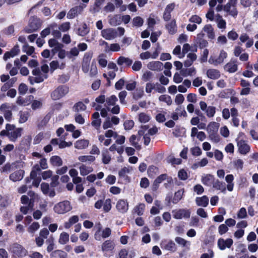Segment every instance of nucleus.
I'll return each instance as SVG.
<instances>
[{
  "label": "nucleus",
  "mask_w": 258,
  "mask_h": 258,
  "mask_svg": "<svg viewBox=\"0 0 258 258\" xmlns=\"http://www.w3.org/2000/svg\"><path fill=\"white\" fill-rule=\"evenodd\" d=\"M23 128L16 127L14 125L7 124L5 130L0 132V136H6L10 141L15 142L22 135Z\"/></svg>",
  "instance_id": "f257e3e1"
},
{
  "label": "nucleus",
  "mask_w": 258,
  "mask_h": 258,
  "mask_svg": "<svg viewBox=\"0 0 258 258\" xmlns=\"http://www.w3.org/2000/svg\"><path fill=\"white\" fill-rule=\"evenodd\" d=\"M72 209V206L69 201H63L56 204L53 207L54 213L58 215L64 214Z\"/></svg>",
  "instance_id": "f03ea898"
},
{
  "label": "nucleus",
  "mask_w": 258,
  "mask_h": 258,
  "mask_svg": "<svg viewBox=\"0 0 258 258\" xmlns=\"http://www.w3.org/2000/svg\"><path fill=\"white\" fill-rule=\"evenodd\" d=\"M32 74L35 77H29V80L31 84L33 85L34 83L42 82L47 78V75L42 74L39 68H35L32 71Z\"/></svg>",
  "instance_id": "7ed1b4c3"
},
{
  "label": "nucleus",
  "mask_w": 258,
  "mask_h": 258,
  "mask_svg": "<svg viewBox=\"0 0 258 258\" xmlns=\"http://www.w3.org/2000/svg\"><path fill=\"white\" fill-rule=\"evenodd\" d=\"M227 53L223 49H222L220 50L218 56L215 57L211 55L208 61L210 64L217 66L223 63L225 59L227 57Z\"/></svg>",
  "instance_id": "20e7f679"
},
{
  "label": "nucleus",
  "mask_w": 258,
  "mask_h": 258,
  "mask_svg": "<svg viewBox=\"0 0 258 258\" xmlns=\"http://www.w3.org/2000/svg\"><path fill=\"white\" fill-rule=\"evenodd\" d=\"M237 0H228V2L224 6L223 10L233 17H235L238 14L236 9Z\"/></svg>",
  "instance_id": "39448f33"
},
{
  "label": "nucleus",
  "mask_w": 258,
  "mask_h": 258,
  "mask_svg": "<svg viewBox=\"0 0 258 258\" xmlns=\"http://www.w3.org/2000/svg\"><path fill=\"white\" fill-rule=\"evenodd\" d=\"M11 251L16 257H24L28 253L27 250L21 245L18 243H14L11 246Z\"/></svg>",
  "instance_id": "423d86ee"
},
{
  "label": "nucleus",
  "mask_w": 258,
  "mask_h": 258,
  "mask_svg": "<svg viewBox=\"0 0 258 258\" xmlns=\"http://www.w3.org/2000/svg\"><path fill=\"white\" fill-rule=\"evenodd\" d=\"M153 90H154L159 93H163L165 92L166 89L158 83H147L145 86L146 92L148 94H150L153 91Z\"/></svg>",
  "instance_id": "0eeeda50"
},
{
  "label": "nucleus",
  "mask_w": 258,
  "mask_h": 258,
  "mask_svg": "<svg viewBox=\"0 0 258 258\" xmlns=\"http://www.w3.org/2000/svg\"><path fill=\"white\" fill-rule=\"evenodd\" d=\"M69 92V88L66 86H60L55 89L51 94V97L57 100L65 96Z\"/></svg>",
  "instance_id": "6e6552de"
},
{
  "label": "nucleus",
  "mask_w": 258,
  "mask_h": 258,
  "mask_svg": "<svg viewBox=\"0 0 258 258\" xmlns=\"http://www.w3.org/2000/svg\"><path fill=\"white\" fill-rule=\"evenodd\" d=\"M173 217L176 219H188L190 216V211L187 209H180L172 211Z\"/></svg>",
  "instance_id": "1a4fd4ad"
},
{
  "label": "nucleus",
  "mask_w": 258,
  "mask_h": 258,
  "mask_svg": "<svg viewBox=\"0 0 258 258\" xmlns=\"http://www.w3.org/2000/svg\"><path fill=\"white\" fill-rule=\"evenodd\" d=\"M160 50V46L158 44L157 47L152 53L148 51L142 52L140 54V58L142 60L148 59L149 58L156 59L159 56Z\"/></svg>",
  "instance_id": "9d476101"
},
{
  "label": "nucleus",
  "mask_w": 258,
  "mask_h": 258,
  "mask_svg": "<svg viewBox=\"0 0 258 258\" xmlns=\"http://www.w3.org/2000/svg\"><path fill=\"white\" fill-rule=\"evenodd\" d=\"M200 109L204 111L206 115L208 117H212L216 113V108L214 106H208L207 103L203 101H201L199 103Z\"/></svg>",
  "instance_id": "9b49d317"
},
{
  "label": "nucleus",
  "mask_w": 258,
  "mask_h": 258,
  "mask_svg": "<svg viewBox=\"0 0 258 258\" xmlns=\"http://www.w3.org/2000/svg\"><path fill=\"white\" fill-rule=\"evenodd\" d=\"M93 53L89 51L86 52L84 55L82 62V71L85 73H88L89 71L90 62L92 59Z\"/></svg>",
  "instance_id": "f8f14e48"
},
{
  "label": "nucleus",
  "mask_w": 258,
  "mask_h": 258,
  "mask_svg": "<svg viewBox=\"0 0 258 258\" xmlns=\"http://www.w3.org/2000/svg\"><path fill=\"white\" fill-rule=\"evenodd\" d=\"M233 244V240L231 238L224 239L220 238L217 241L218 247L221 250H224L226 248H230Z\"/></svg>",
  "instance_id": "ddd939ff"
},
{
  "label": "nucleus",
  "mask_w": 258,
  "mask_h": 258,
  "mask_svg": "<svg viewBox=\"0 0 258 258\" xmlns=\"http://www.w3.org/2000/svg\"><path fill=\"white\" fill-rule=\"evenodd\" d=\"M101 36L106 40H110L115 38L117 35V32L115 29L107 28L101 31Z\"/></svg>",
  "instance_id": "4468645a"
},
{
  "label": "nucleus",
  "mask_w": 258,
  "mask_h": 258,
  "mask_svg": "<svg viewBox=\"0 0 258 258\" xmlns=\"http://www.w3.org/2000/svg\"><path fill=\"white\" fill-rule=\"evenodd\" d=\"M105 136L106 138H110L113 137L116 138V143L117 144H123L125 140L124 136L122 135H118L117 134L111 130H107L105 132Z\"/></svg>",
  "instance_id": "2eb2a0df"
},
{
  "label": "nucleus",
  "mask_w": 258,
  "mask_h": 258,
  "mask_svg": "<svg viewBox=\"0 0 258 258\" xmlns=\"http://www.w3.org/2000/svg\"><path fill=\"white\" fill-rule=\"evenodd\" d=\"M0 110L3 113L5 119L10 121L12 117L11 107L7 103H4L1 106Z\"/></svg>",
  "instance_id": "dca6fc26"
},
{
  "label": "nucleus",
  "mask_w": 258,
  "mask_h": 258,
  "mask_svg": "<svg viewBox=\"0 0 258 258\" xmlns=\"http://www.w3.org/2000/svg\"><path fill=\"white\" fill-rule=\"evenodd\" d=\"M40 27V24L37 19L32 18L30 20L28 26L26 28L25 31L28 33L37 30Z\"/></svg>",
  "instance_id": "f3484780"
},
{
  "label": "nucleus",
  "mask_w": 258,
  "mask_h": 258,
  "mask_svg": "<svg viewBox=\"0 0 258 258\" xmlns=\"http://www.w3.org/2000/svg\"><path fill=\"white\" fill-rule=\"evenodd\" d=\"M160 245L162 248L172 252H174L176 250V246L175 243L171 240H162Z\"/></svg>",
  "instance_id": "a211bd4d"
},
{
  "label": "nucleus",
  "mask_w": 258,
  "mask_h": 258,
  "mask_svg": "<svg viewBox=\"0 0 258 258\" xmlns=\"http://www.w3.org/2000/svg\"><path fill=\"white\" fill-rule=\"evenodd\" d=\"M48 44L49 47L52 48L51 51L53 54L57 52V51L60 50L63 46L61 43L53 38L49 40Z\"/></svg>",
  "instance_id": "6ab92c4d"
},
{
  "label": "nucleus",
  "mask_w": 258,
  "mask_h": 258,
  "mask_svg": "<svg viewBox=\"0 0 258 258\" xmlns=\"http://www.w3.org/2000/svg\"><path fill=\"white\" fill-rule=\"evenodd\" d=\"M84 7L79 6L71 9L67 14V18L71 19L74 18L78 14H81L83 11Z\"/></svg>",
  "instance_id": "aec40b11"
},
{
  "label": "nucleus",
  "mask_w": 258,
  "mask_h": 258,
  "mask_svg": "<svg viewBox=\"0 0 258 258\" xmlns=\"http://www.w3.org/2000/svg\"><path fill=\"white\" fill-rule=\"evenodd\" d=\"M148 69L154 71H160L163 68V64L159 61H152L147 64Z\"/></svg>",
  "instance_id": "412c9836"
},
{
  "label": "nucleus",
  "mask_w": 258,
  "mask_h": 258,
  "mask_svg": "<svg viewBox=\"0 0 258 258\" xmlns=\"http://www.w3.org/2000/svg\"><path fill=\"white\" fill-rule=\"evenodd\" d=\"M41 189L43 194L47 195L50 197H53L55 195V192L54 189L50 188L48 183H41Z\"/></svg>",
  "instance_id": "4be33fe9"
},
{
  "label": "nucleus",
  "mask_w": 258,
  "mask_h": 258,
  "mask_svg": "<svg viewBox=\"0 0 258 258\" xmlns=\"http://www.w3.org/2000/svg\"><path fill=\"white\" fill-rule=\"evenodd\" d=\"M20 52L18 45H16L10 51L6 52L4 55V59L7 60L11 57L17 55Z\"/></svg>",
  "instance_id": "5701e85b"
},
{
  "label": "nucleus",
  "mask_w": 258,
  "mask_h": 258,
  "mask_svg": "<svg viewBox=\"0 0 258 258\" xmlns=\"http://www.w3.org/2000/svg\"><path fill=\"white\" fill-rule=\"evenodd\" d=\"M116 207L119 212L124 213L128 210V204L126 201L124 200H119L117 202Z\"/></svg>",
  "instance_id": "b1692460"
},
{
  "label": "nucleus",
  "mask_w": 258,
  "mask_h": 258,
  "mask_svg": "<svg viewBox=\"0 0 258 258\" xmlns=\"http://www.w3.org/2000/svg\"><path fill=\"white\" fill-rule=\"evenodd\" d=\"M224 70L230 73L235 72L237 70V61L235 60L231 59L225 65Z\"/></svg>",
  "instance_id": "393cba45"
},
{
  "label": "nucleus",
  "mask_w": 258,
  "mask_h": 258,
  "mask_svg": "<svg viewBox=\"0 0 258 258\" xmlns=\"http://www.w3.org/2000/svg\"><path fill=\"white\" fill-rule=\"evenodd\" d=\"M108 23L111 26H116L121 23V16L119 15H109Z\"/></svg>",
  "instance_id": "a878e982"
},
{
  "label": "nucleus",
  "mask_w": 258,
  "mask_h": 258,
  "mask_svg": "<svg viewBox=\"0 0 258 258\" xmlns=\"http://www.w3.org/2000/svg\"><path fill=\"white\" fill-rule=\"evenodd\" d=\"M238 150L242 154H247L250 150V147L244 141L240 140L238 142Z\"/></svg>",
  "instance_id": "bb28decb"
},
{
  "label": "nucleus",
  "mask_w": 258,
  "mask_h": 258,
  "mask_svg": "<svg viewBox=\"0 0 258 258\" xmlns=\"http://www.w3.org/2000/svg\"><path fill=\"white\" fill-rule=\"evenodd\" d=\"M203 31L207 34L209 39H214L215 38V33L211 25L207 24L205 25L203 28Z\"/></svg>",
  "instance_id": "cd10ccee"
},
{
  "label": "nucleus",
  "mask_w": 258,
  "mask_h": 258,
  "mask_svg": "<svg viewBox=\"0 0 258 258\" xmlns=\"http://www.w3.org/2000/svg\"><path fill=\"white\" fill-rule=\"evenodd\" d=\"M24 174V170H17L10 174V179L14 182L20 181L23 178Z\"/></svg>",
  "instance_id": "c85d7f7f"
},
{
  "label": "nucleus",
  "mask_w": 258,
  "mask_h": 258,
  "mask_svg": "<svg viewBox=\"0 0 258 258\" xmlns=\"http://www.w3.org/2000/svg\"><path fill=\"white\" fill-rule=\"evenodd\" d=\"M118 101V99L114 95H111L110 96L106 98L105 106L107 108V110H110L111 106L115 105Z\"/></svg>",
  "instance_id": "c756f323"
},
{
  "label": "nucleus",
  "mask_w": 258,
  "mask_h": 258,
  "mask_svg": "<svg viewBox=\"0 0 258 258\" xmlns=\"http://www.w3.org/2000/svg\"><path fill=\"white\" fill-rule=\"evenodd\" d=\"M215 21H216L217 27L220 29H225L226 27V22L223 19L222 16L219 14L215 16Z\"/></svg>",
  "instance_id": "7c9ffc66"
},
{
  "label": "nucleus",
  "mask_w": 258,
  "mask_h": 258,
  "mask_svg": "<svg viewBox=\"0 0 258 258\" xmlns=\"http://www.w3.org/2000/svg\"><path fill=\"white\" fill-rule=\"evenodd\" d=\"M207 76L210 79H217L220 77V72L214 69H210L207 70Z\"/></svg>",
  "instance_id": "2f4dec72"
},
{
  "label": "nucleus",
  "mask_w": 258,
  "mask_h": 258,
  "mask_svg": "<svg viewBox=\"0 0 258 258\" xmlns=\"http://www.w3.org/2000/svg\"><path fill=\"white\" fill-rule=\"evenodd\" d=\"M202 182L207 186H210L214 181V176L211 174H204L201 178Z\"/></svg>",
  "instance_id": "473e14b6"
},
{
  "label": "nucleus",
  "mask_w": 258,
  "mask_h": 258,
  "mask_svg": "<svg viewBox=\"0 0 258 258\" xmlns=\"http://www.w3.org/2000/svg\"><path fill=\"white\" fill-rule=\"evenodd\" d=\"M89 145V141L88 140H79L75 143V147L79 150L86 148Z\"/></svg>",
  "instance_id": "72a5a7b5"
},
{
  "label": "nucleus",
  "mask_w": 258,
  "mask_h": 258,
  "mask_svg": "<svg viewBox=\"0 0 258 258\" xmlns=\"http://www.w3.org/2000/svg\"><path fill=\"white\" fill-rule=\"evenodd\" d=\"M219 123L216 122H211L207 126V131L208 134L217 133L219 127Z\"/></svg>",
  "instance_id": "f704fd0d"
},
{
  "label": "nucleus",
  "mask_w": 258,
  "mask_h": 258,
  "mask_svg": "<svg viewBox=\"0 0 258 258\" xmlns=\"http://www.w3.org/2000/svg\"><path fill=\"white\" fill-rule=\"evenodd\" d=\"M197 56L195 53H189L187 55V59L184 62L185 67H189L192 65L194 61L197 59Z\"/></svg>",
  "instance_id": "c9c22d12"
},
{
  "label": "nucleus",
  "mask_w": 258,
  "mask_h": 258,
  "mask_svg": "<svg viewBox=\"0 0 258 258\" xmlns=\"http://www.w3.org/2000/svg\"><path fill=\"white\" fill-rule=\"evenodd\" d=\"M70 239V235L68 233L63 231L59 236L58 239V242L61 245H64L67 243Z\"/></svg>",
  "instance_id": "e433bc0d"
},
{
  "label": "nucleus",
  "mask_w": 258,
  "mask_h": 258,
  "mask_svg": "<svg viewBox=\"0 0 258 258\" xmlns=\"http://www.w3.org/2000/svg\"><path fill=\"white\" fill-rule=\"evenodd\" d=\"M196 203L199 206L206 207L209 204V198L206 196L198 197L196 199Z\"/></svg>",
  "instance_id": "4c0bfd02"
},
{
  "label": "nucleus",
  "mask_w": 258,
  "mask_h": 258,
  "mask_svg": "<svg viewBox=\"0 0 258 258\" xmlns=\"http://www.w3.org/2000/svg\"><path fill=\"white\" fill-rule=\"evenodd\" d=\"M79 220V217L77 215H74L71 217L68 221L64 223V228L69 229L73 225L76 224Z\"/></svg>",
  "instance_id": "58836bf2"
},
{
  "label": "nucleus",
  "mask_w": 258,
  "mask_h": 258,
  "mask_svg": "<svg viewBox=\"0 0 258 258\" xmlns=\"http://www.w3.org/2000/svg\"><path fill=\"white\" fill-rule=\"evenodd\" d=\"M213 187L216 189L219 190L223 193H225L226 192V188L225 183L221 182L219 180L214 181L213 183Z\"/></svg>",
  "instance_id": "ea45409f"
},
{
  "label": "nucleus",
  "mask_w": 258,
  "mask_h": 258,
  "mask_svg": "<svg viewBox=\"0 0 258 258\" xmlns=\"http://www.w3.org/2000/svg\"><path fill=\"white\" fill-rule=\"evenodd\" d=\"M80 174L82 176H85L93 171V168L91 166H87L85 164H82L79 167Z\"/></svg>",
  "instance_id": "a19ab883"
},
{
  "label": "nucleus",
  "mask_w": 258,
  "mask_h": 258,
  "mask_svg": "<svg viewBox=\"0 0 258 258\" xmlns=\"http://www.w3.org/2000/svg\"><path fill=\"white\" fill-rule=\"evenodd\" d=\"M234 176L232 174H228L225 177V181L227 183V188L229 191H232L234 187Z\"/></svg>",
  "instance_id": "79ce46f5"
},
{
  "label": "nucleus",
  "mask_w": 258,
  "mask_h": 258,
  "mask_svg": "<svg viewBox=\"0 0 258 258\" xmlns=\"http://www.w3.org/2000/svg\"><path fill=\"white\" fill-rule=\"evenodd\" d=\"M166 28L169 33L171 34L175 33L177 31L175 20H172L169 23L167 24L166 25Z\"/></svg>",
  "instance_id": "37998d69"
},
{
  "label": "nucleus",
  "mask_w": 258,
  "mask_h": 258,
  "mask_svg": "<svg viewBox=\"0 0 258 258\" xmlns=\"http://www.w3.org/2000/svg\"><path fill=\"white\" fill-rule=\"evenodd\" d=\"M116 62L119 66L125 64L126 66H131L133 60L128 57L121 56L118 58Z\"/></svg>",
  "instance_id": "c03bdc74"
},
{
  "label": "nucleus",
  "mask_w": 258,
  "mask_h": 258,
  "mask_svg": "<svg viewBox=\"0 0 258 258\" xmlns=\"http://www.w3.org/2000/svg\"><path fill=\"white\" fill-rule=\"evenodd\" d=\"M95 157L92 155H83L78 157V160L83 163H91L95 160Z\"/></svg>",
  "instance_id": "a18cd8bd"
},
{
  "label": "nucleus",
  "mask_w": 258,
  "mask_h": 258,
  "mask_svg": "<svg viewBox=\"0 0 258 258\" xmlns=\"http://www.w3.org/2000/svg\"><path fill=\"white\" fill-rule=\"evenodd\" d=\"M50 258H67V254L60 250H55L51 252Z\"/></svg>",
  "instance_id": "49530a36"
},
{
  "label": "nucleus",
  "mask_w": 258,
  "mask_h": 258,
  "mask_svg": "<svg viewBox=\"0 0 258 258\" xmlns=\"http://www.w3.org/2000/svg\"><path fill=\"white\" fill-rule=\"evenodd\" d=\"M114 245L112 242L110 240H106L102 245V250L103 251H109L114 248Z\"/></svg>",
  "instance_id": "de8ad7c7"
},
{
  "label": "nucleus",
  "mask_w": 258,
  "mask_h": 258,
  "mask_svg": "<svg viewBox=\"0 0 258 258\" xmlns=\"http://www.w3.org/2000/svg\"><path fill=\"white\" fill-rule=\"evenodd\" d=\"M98 140L100 144L105 146H108L112 143V140L111 139L106 137L105 133L104 135H99Z\"/></svg>",
  "instance_id": "09e8293b"
},
{
  "label": "nucleus",
  "mask_w": 258,
  "mask_h": 258,
  "mask_svg": "<svg viewBox=\"0 0 258 258\" xmlns=\"http://www.w3.org/2000/svg\"><path fill=\"white\" fill-rule=\"evenodd\" d=\"M50 162L54 166H60L62 164V160L58 156H53L50 159Z\"/></svg>",
  "instance_id": "8fccbe9b"
},
{
  "label": "nucleus",
  "mask_w": 258,
  "mask_h": 258,
  "mask_svg": "<svg viewBox=\"0 0 258 258\" xmlns=\"http://www.w3.org/2000/svg\"><path fill=\"white\" fill-rule=\"evenodd\" d=\"M151 118L150 115L145 112H141L138 114V120L141 123H147Z\"/></svg>",
  "instance_id": "3c124183"
},
{
  "label": "nucleus",
  "mask_w": 258,
  "mask_h": 258,
  "mask_svg": "<svg viewBox=\"0 0 258 258\" xmlns=\"http://www.w3.org/2000/svg\"><path fill=\"white\" fill-rule=\"evenodd\" d=\"M19 115L20 117L19 122L20 123H23L28 120L29 117V113L27 111H20L19 113Z\"/></svg>",
  "instance_id": "603ef678"
},
{
  "label": "nucleus",
  "mask_w": 258,
  "mask_h": 258,
  "mask_svg": "<svg viewBox=\"0 0 258 258\" xmlns=\"http://www.w3.org/2000/svg\"><path fill=\"white\" fill-rule=\"evenodd\" d=\"M89 32V29L86 24H83L78 30V35L84 36L87 35Z\"/></svg>",
  "instance_id": "864d4df0"
},
{
  "label": "nucleus",
  "mask_w": 258,
  "mask_h": 258,
  "mask_svg": "<svg viewBox=\"0 0 258 258\" xmlns=\"http://www.w3.org/2000/svg\"><path fill=\"white\" fill-rule=\"evenodd\" d=\"M144 22V20L142 18L137 16L134 18L132 20L133 26L134 27H140L143 26Z\"/></svg>",
  "instance_id": "5fc2aeb1"
},
{
  "label": "nucleus",
  "mask_w": 258,
  "mask_h": 258,
  "mask_svg": "<svg viewBox=\"0 0 258 258\" xmlns=\"http://www.w3.org/2000/svg\"><path fill=\"white\" fill-rule=\"evenodd\" d=\"M50 119V115L49 114H47L43 118L40 119L38 121V123L37 124L38 127L39 128H41L45 126L48 123Z\"/></svg>",
  "instance_id": "6e6d98bb"
},
{
  "label": "nucleus",
  "mask_w": 258,
  "mask_h": 258,
  "mask_svg": "<svg viewBox=\"0 0 258 258\" xmlns=\"http://www.w3.org/2000/svg\"><path fill=\"white\" fill-rule=\"evenodd\" d=\"M184 191L183 189H181L175 193L174 198L172 200L173 203H177L182 199Z\"/></svg>",
  "instance_id": "4d7b16f0"
},
{
  "label": "nucleus",
  "mask_w": 258,
  "mask_h": 258,
  "mask_svg": "<svg viewBox=\"0 0 258 258\" xmlns=\"http://www.w3.org/2000/svg\"><path fill=\"white\" fill-rule=\"evenodd\" d=\"M46 244H47V251L48 252H51L55 247L54 238L51 236L46 240Z\"/></svg>",
  "instance_id": "13d9d810"
},
{
  "label": "nucleus",
  "mask_w": 258,
  "mask_h": 258,
  "mask_svg": "<svg viewBox=\"0 0 258 258\" xmlns=\"http://www.w3.org/2000/svg\"><path fill=\"white\" fill-rule=\"evenodd\" d=\"M95 228L96 231L94 234V238L98 241L101 240V232L102 231V225L99 223L95 225Z\"/></svg>",
  "instance_id": "bf43d9fd"
},
{
  "label": "nucleus",
  "mask_w": 258,
  "mask_h": 258,
  "mask_svg": "<svg viewBox=\"0 0 258 258\" xmlns=\"http://www.w3.org/2000/svg\"><path fill=\"white\" fill-rule=\"evenodd\" d=\"M139 140V138L135 135H132L129 139V141L132 146L137 149H140L141 147L138 143Z\"/></svg>",
  "instance_id": "052dcab7"
},
{
  "label": "nucleus",
  "mask_w": 258,
  "mask_h": 258,
  "mask_svg": "<svg viewBox=\"0 0 258 258\" xmlns=\"http://www.w3.org/2000/svg\"><path fill=\"white\" fill-rule=\"evenodd\" d=\"M57 26L56 24L53 23L49 25V26L45 29L43 30L41 32L42 37H45L50 33L51 29L56 28Z\"/></svg>",
  "instance_id": "680f3d73"
},
{
  "label": "nucleus",
  "mask_w": 258,
  "mask_h": 258,
  "mask_svg": "<svg viewBox=\"0 0 258 258\" xmlns=\"http://www.w3.org/2000/svg\"><path fill=\"white\" fill-rule=\"evenodd\" d=\"M31 98H33L32 96H29L27 99H24L21 97H19L17 99L16 102L18 105L26 106L29 104L30 100Z\"/></svg>",
  "instance_id": "e2e57ef3"
},
{
  "label": "nucleus",
  "mask_w": 258,
  "mask_h": 258,
  "mask_svg": "<svg viewBox=\"0 0 258 258\" xmlns=\"http://www.w3.org/2000/svg\"><path fill=\"white\" fill-rule=\"evenodd\" d=\"M181 73L184 77L195 75L196 74V70L195 68L192 67L185 70H181Z\"/></svg>",
  "instance_id": "0e129e2a"
},
{
  "label": "nucleus",
  "mask_w": 258,
  "mask_h": 258,
  "mask_svg": "<svg viewBox=\"0 0 258 258\" xmlns=\"http://www.w3.org/2000/svg\"><path fill=\"white\" fill-rule=\"evenodd\" d=\"M40 225L38 222H33L28 228L27 231L29 233L33 234L39 229Z\"/></svg>",
  "instance_id": "69168bd1"
},
{
  "label": "nucleus",
  "mask_w": 258,
  "mask_h": 258,
  "mask_svg": "<svg viewBox=\"0 0 258 258\" xmlns=\"http://www.w3.org/2000/svg\"><path fill=\"white\" fill-rule=\"evenodd\" d=\"M159 100L165 102L168 105H171L172 103L171 97L166 94L160 95L159 97Z\"/></svg>",
  "instance_id": "338daca9"
},
{
  "label": "nucleus",
  "mask_w": 258,
  "mask_h": 258,
  "mask_svg": "<svg viewBox=\"0 0 258 258\" xmlns=\"http://www.w3.org/2000/svg\"><path fill=\"white\" fill-rule=\"evenodd\" d=\"M88 73H89V75L91 77H94L97 74L98 70L96 66V62L95 60H93L92 62L91 67L90 68H89V71Z\"/></svg>",
  "instance_id": "774afa93"
}]
</instances>
